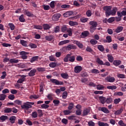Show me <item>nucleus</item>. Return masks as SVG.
Returning a JSON list of instances; mask_svg holds the SVG:
<instances>
[{
	"instance_id": "obj_1",
	"label": "nucleus",
	"mask_w": 126,
	"mask_h": 126,
	"mask_svg": "<svg viewBox=\"0 0 126 126\" xmlns=\"http://www.w3.org/2000/svg\"><path fill=\"white\" fill-rule=\"evenodd\" d=\"M75 61V57L71 56V54H67L63 59L64 63H68V61L70 63H73Z\"/></svg>"
},
{
	"instance_id": "obj_2",
	"label": "nucleus",
	"mask_w": 126,
	"mask_h": 126,
	"mask_svg": "<svg viewBox=\"0 0 126 126\" xmlns=\"http://www.w3.org/2000/svg\"><path fill=\"white\" fill-rule=\"evenodd\" d=\"M34 105V102H26L24 103L23 105H21L22 109H25V110H28L31 108H32V105Z\"/></svg>"
},
{
	"instance_id": "obj_3",
	"label": "nucleus",
	"mask_w": 126,
	"mask_h": 126,
	"mask_svg": "<svg viewBox=\"0 0 126 126\" xmlns=\"http://www.w3.org/2000/svg\"><path fill=\"white\" fill-rule=\"evenodd\" d=\"M103 10L105 11V15L106 16H110V12L111 11V10L112 9V6H104L103 7Z\"/></svg>"
},
{
	"instance_id": "obj_4",
	"label": "nucleus",
	"mask_w": 126,
	"mask_h": 126,
	"mask_svg": "<svg viewBox=\"0 0 126 126\" xmlns=\"http://www.w3.org/2000/svg\"><path fill=\"white\" fill-rule=\"evenodd\" d=\"M51 82L55 84V85H63V82H60L56 79H50Z\"/></svg>"
},
{
	"instance_id": "obj_5",
	"label": "nucleus",
	"mask_w": 126,
	"mask_h": 126,
	"mask_svg": "<svg viewBox=\"0 0 126 126\" xmlns=\"http://www.w3.org/2000/svg\"><path fill=\"white\" fill-rule=\"evenodd\" d=\"M20 55L21 56V59L27 60L28 57L26 55H29V53L25 51H21L20 52Z\"/></svg>"
},
{
	"instance_id": "obj_6",
	"label": "nucleus",
	"mask_w": 126,
	"mask_h": 126,
	"mask_svg": "<svg viewBox=\"0 0 126 126\" xmlns=\"http://www.w3.org/2000/svg\"><path fill=\"white\" fill-rule=\"evenodd\" d=\"M82 70V67L80 65H77L74 68V71L75 73H80Z\"/></svg>"
},
{
	"instance_id": "obj_7",
	"label": "nucleus",
	"mask_w": 126,
	"mask_h": 126,
	"mask_svg": "<svg viewBox=\"0 0 126 126\" xmlns=\"http://www.w3.org/2000/svg\"><path fill=\"white\" fill-rule=\"evenodd\" d=\"M98 110V111H101V112H103V113H104V114H109V113H110V111H109V110H108V108L105 107H99Z\"/></svg>"
},
{
	"instance_id": "obj_8",
	"label": "nucleus",
	"mask_w": 126,
	"mask_h": 126,
	"mask_svg": "<svg viewBox=\"0 0 126 126\" xmlns=\"http://www.w3.org/2000/svg\"><path fill=\"white\" fill-rule=\"evenodd\" d=\"M60 17H61L60 14H55L52 16V19L53 21H58L60 19Z\"/></svg>"
},
{
	"instance_id": "obj_9",
	"label": "nucleus",
	"mask_w": 126,
	"mask_h": 126,
	"mask_svg": "<svg viewBox=\"0 0 126 126\" xmlns=\"http://www.w3.org/2000/svg\"><path fill=\"white\" fill-rule=\"evenodd\" d=\"M24 14L25 15H27V16H28L29 17H34V14H33V13L28 11V10H25L24 11Z\"/></svg>"
},
{
	"instance_id": "obj_10",
	"label": "nucleus",
	"mask_w": 126,
	"mask_h": 126,
	"mask_svg": "<svg viewBox=\"0 0 126 126\" xmlns=\"http://www.w3.org/2000/svg\"><path fill=\"white\" fill-rule=\"evenodd\" d=\"M89 35V32H88V31H85L81 34V37H82V38H85L86 37H88V36Z\"/></svg>"
},
{
	"instance_id": "obj_11",
	"label": "nucleus",
	"mask_w": 126,
	"mask_h": 126,
	"mask_svg": "<svg viewBox=\"0 0 126 126\" xmlns=\"http://www.w3.org/2000/svg\"><path fill=\"white\" fill-rule=\"evenodd\" d=\"M117 11H118V8L114 7L112 8V10H110V15H116V13H117Z\"/></svg>"
},
{
	"instance_id": "obj_12",
	"label": "nucleus",
	"mask_w": 126,
	"mask_h": 126,
	"mask_svg": "<svg viewBox=\"0 0 126 126\" xmlns=\"http://www.w3.org/2000/svg\"><path fill=\"white\" fill-rule=\"evenodd\" d=\"M5 114H10L12 112V108L10 107H5L3 111Z\"/></svg>"
},
{
	"instance_id": "obj_13",
	"label": "nucleus",
	"mask_w": 126,
	"mask_h": 126,
	"mask_svg": "<svg viewBox=\"0 0 126 126\" xmlns=\"http://www.w3.org/2000/svg\"><path fill=\"white\" fill-rule=\"evenodd\" d=\"M72 14H73V12L69 11L64 13L63 14V16H64V17H69V16H71Z\"/></svg>"
},
{
	"instance_id": "obj_14",
	"label": "nucleus",
	"mask_w": 126,
	"mask_h": 126,
	"mask_svg": "<svg viewBox=\"0 0 126 126\" xmlns=\"http://www.w3.org/2000/svg\"><path fill=\"white\" fill-rule=\"evenodd\" d=\"M73 43L74 44H75L76 45H77V46H78V47L80 48V49H82V48H83V44H82L81 42L77 40H74Z\"/></svg>"
},
{
	"instance_id": "obj_15",
	"label": "nucleus",
	"mask_w": 126,
	"mask_h": 126,
	"mask_svg": "<svg viewBox=\"0 0 126 126\" xmlns=\"http://www.w3.org/2000/svg\"><path fill=\"white\" fill-rule=\"evenodd\" d=\"M21 77L22 78L19 79L17 81V83H23V82H24V80H25V77H26V76L25 75H21Z\"/></svg>"
},
{
	"instance_id": "obj_16",
	"label": "nucleus",
	"mask_w": 126,
	"mask_h": 126,
	"mask_svg": "<svg viewBox=\"0 0 126 126\" xmlns=\"http://www.w3.org/2000/svg\"><path fill=\"white\" fill-rule=\"evenodd\" d=\"M89 24L91 25L92 27H97L98 25V23H97V22L94 21H91L89 22Z\"/></svg>"
},
{
	"instance_id": "obj_17",
	"label": "nucleus",
	"mask_w": 126,
	"mask_h": 126,
	"mask_svg": "<svg viewBox=\"0 0 126 126\" xmlns=\"http://www.w3.org/2000/svg\"><path fill=\"white\" fill-rule=\"evenodd\" d=\"M36 71L37 70H36V69L31 70L29 73V76L32 77L35 76V73H36Z\"/></svg>"
},
{
	"instance_id": "obj_18",
	"label": "nucleus",
	"mask_w": 126,
	"mask_h": 126,
	"mask_svg": "<svg viewBox=\"0 0 126 126\" xmlns=\"http://www.w3.org/2000/svg\"><path fill=\"white\" fill-rule=\"evenodd\" d=\"M106 80H107V81H108V82L113 83L115 82V80H116V79L114 77H107L106 78Z\"/></svg>"
},
{
	"instance_id": "obj_19",
	"label": "nucleus",
	"mask_w": 126,
	"mask_h": 126,
	"mask_svg": "<svg viewBox=\"0 0 126 126\" xmlns=\"http://www.w3.org/2000/svg\"><path fill=\"white\" fill-rule=\"evenodd\" d=\"M124 111V109L123 108H120V109L118 110L117 111H116L114 113V115L115 116H119V115H121L123 113Z\"/></svg>"
},
{
	"instance_id": "obj_20",
	"label": "nucleus",
	"mask_w": 126,
	"mask_h": 126,
	"mask_svg": "<svg viewBox=\"0 0 126 126\" xmlns=\"http://www.w3.org/2000/svg\"><path fill=\"white\" fill-rule=\"evenodd\" d=\"M7 120H8V116H7L2 115L0 117V121H1V122H5Z\"/></svg>"
},
{
	"instance_id": "obj_21",
	"label": "nucleus",
	"mask_w": 126,
	"mask_h": 126,
	"mask_svg": "<svg viewBox=\"0 0 126 126\" xmlns=\"http://www.w3.org/2000/svg\"><path fill=\"white\" fill-rule=\"evenodd\" d=\"M61 76L62 77V78H63V79H68V77H69V76H68V74H67V73H61Z\"/></svg>"
},
{
	"instance_id": "obj_22",
	"label": "nucleus",
	"mask_w": 126,
	"mask_h": 126,
	"mask_svg": "<svg viewBox=\"0 0 126 126\" xmlns=\"http://www.w3.org/2000/svg\"><path fill=\"white\" fill-rule=\"evenodd\" d=\"M90 113V109L86 108L83 111V116H87Z\"/></svg>"
},
{
	"instance_id": "obj_23",
	"label": "nucleus",
	"mask_w": 126,
	"mask_h": 126,
	"mask_svg": "<svg viewBox=\"0 0 126 126\" xmlns=\"http://www.w3.org/2000/svg\"><path fill=\"white\" fill-rule=\"evenodd\" d=\"M68 43H69V40H63L59 43V46H63V45H65V44Z\"/></svg>"
},
{
	"instance_id": "obj_24",
	"label": "nucleus",
	"mask_w": 126,
	"mask_h": 126,
	"mask_svg": "<svg viewBox=\"0 0 126 126\" xmlns=\"http://www.w3.org/2000/svg\"><path fill=\"white\" fill-rule=\"evenodd\" d=\"M53 39H54V35H46L45 36V40L46 41H52V40H53Z\"/></svg>"
},
{
	"instance_id": "obj_25",
	"label": "nucleus",
	"mask_w": 126,
	"mask_h": 126,
	"mask_svg": "<svg viewBox=\"0 0 126 126\" xmlns=\"http://www.w3.org/2000/svg\"><path fill=\"white\" fill-rule=\"evenodd\" d=\"M107 57L110 63H112L113 62H114V57H113V56L112 55V54H108L107 55Z\"/></svg>"
},
{
	"instance_id": "obj_26",
	"label": "nucleus",
	"mask_w": 126,
	"mask_h": 126,
	"mask_svg": "<svg viewBox=\"0 0 126 126\" xmlns=\"http://www.w3.org/2000/svg\"><path fill=\"white\" fill-rule=\"evenodd\" d=\"M124 30V27L122 26H119L117 27L115 30L116 33H120L123 31Z\"/></svg>"
},
{
	"instance_id": "obj_27",
	"label": "nucleus",
	"mask_w": 126,
	"mask_h": 126,
	"mask_svg": "<svg viewBox=\"0 0 126 126\" xmlns=\"http://www.w3.org/2000/svg\"><path fill=\"white\" fill-rule=\"evenodd\" d=\"M121 63H122V61H121V60H115L113 62V64L114 65H115V66H119Z\"/></svg>"
},
{
	"instance_id": "obj_28",
	"label": "nucleus",
	"mask_w": 126,
	"mask_h": 126,
	"mask_svg": "<svg viewBox=\"0 0 126 126\" xmlns=\"http://www.w3.org/2000/svg\"><path fill=\"white\" fill-rule=\"evenodd\" d=\"M99 100L100 101L101 104H105L106 100V98L104 96H99Z\"/></svg>"
},
{
	"instance_id": "obj_29",
	"label": "nucleus",
	"mask_w": 126,
	"mask_h": 126,
	"mask_svg": "<svg viewBox=\"0 0 126 126\" xmlns=\"http://www.w3.org/2000/svg\"><path fill=\"white\" fill-rule=\"evenodd\" d=\"M86 51L87 52H89V53H91L92 54V55H94L95 54V52L94 51H93V49L91 48L90 47L88 46L87 48L86 49Z\"/></svg>"
},
{
	"instance_id": "obj_30",
	"label": "nucleus",
	"mask_w": 126,
	"mask_h": 126,
	"mask_svg": "<svg viewBox=\"0 0 126 126\" xmlns=\"http://www.w3.org/2000/svg\"><path fill=\"white\" fill-rule=\"evenodd\" d=\"M97 49L100 52H104L105 51V47H104V46L102 45H97Z\"/></svg>"
},
{
	"instance_id": "obj_31",
	"label": "nucleus",
	"mask_w": 126,
	"mask_h": 126,
	"mask_svg": "<svg viewBox=\"0 0 126 126\" xmlns=\"http://www.w3.org/2000/svg\"><path fill=\"white\" fill-rule=\"evenodd\" d=\"M10 122L11 124H14L15 123V121H16V117L15 116H11L9 118Z\"/></svg>"
},
{
	"instance_id": "obj_32",
	"label": "nucleus",
	"mask_w": 126,
	"mask_h": 126,
	"mask_svg": "<svg viewBox=\"0 0 126 126\" xmlns=\"http://www.w3.org/2000/svg\"><path fill=\"white\" fill-rule=\"evenodd\" d=\"M69 25L70 26H77V25H78V23H77V22H73L72 21H70L69 22Z\"/></svg>"
},
{
	"instance_id": "obj_33",
	"label": "nucleus",
	"mask_w": 126,
	"mask_h": 126,
	"mask_svg": "<svg viewBox=\"0 0 126 126\" xmlns=\"http://www.w3.org/2000/svg\"><path fill=\"white\" fill-rule=\"evenodd\" d=\"M20 43L21 45H22V46H23L24 47H28V45L27 44V41L22 39L20 40Z\"/></svg>"
},
{
	"instance_id": "obj_34",
	"label": "nucleus",
	"mask_w": 126,
	"mask_h": 126,
	"mask_svg": "<svg viewBox=\"0 0 126 126\" xmlns=\"http://www.w3.org/2000/svg\"><path fill=\"white\" fill-rule=\"evenodd\" d=\"M19 62V60L16 59H10V63H17Z\"/></svg>"
},
{
	"instance_id": "obj_35",
	"label": "nucleus",
	"mask_w": 126,
	"mask_h": 126,
	"mask_svg": "<svg viewBox=\"0 0 126 126\" xmlns=\"http://www.w3.org/2000/svg\"><path fill=\"white\" fill-rule=\"evenodd\" d=\"M96 63H98V64H99L100 65H104V62H103V61L101 60V59H100V58H97L96 59Z\"/></svg>"
},
{
	"instance_id": "obj_36",
	"label": "nucleus",
	"mask_w": 126,
	"mask_h": 126,
	"mask_svg": "<svg viewBox=\"0 0 126 126\" xmlns=\"http://www.w3.org/2000/svg\"><path fill=\"white\" fill-rule=\"evenodd\" d=\"M39 59V56H34L30 60L31 63H34V62H36V61H38Z\"/></svg>"
},
{
	"instance_id": "obj_37",
	"label": "nucleus",
	"mask_w": 126,
	"mask_h": 126,
	"mask_svg": "<svg viewBox=\"0 0 126 126\" xmlns=\"http://www.w3.org/2000/svg\"><path fill=\"white\" fill-rule=\"evenodd\" d=\"M113 102V98L111 97H108L106 98V103L107 104H111Z\"/></svg>"
},
{
	"instance_id": "obj_38",
	"label": "nucleus",
	"mask_w": 126,
	"mask_h": 126,
	"mask_svg": "<svg viewBox=\"0 0 126 126\" xmlns=\"http://www.w3.org/2000/svg\"><path fill=\"white\" fill-rule=\"evenodd\" d=\"M66 50H68V51H70L71 49H75V46L73 45H68L66 47Z\"/></svg>"
},
{
	"instance_id": "obj_39",
	"label": "nucleus",
	"mask_w": 126,
	"mask_h": 126,
	"mask_svg": "<svg viewBox=\"0 0 126 126\" xmlns=\"http://www.w3.org/2000/svg\"><path fill=\"white\" fill-rule=\"evenodd\" d=\"M19 20L20 22H25V19L24 18V15L22 14L19 18Z\"/></svg>"
},
{
	"instance_id": "obj_40",
	"label": "nucleus",
	"mask_w": 126,
	"mask_h": 126,
	"mask_svg": "<svg viewBox=\"0 0 126 126\" xmlns=\"http://www.w3.org/2000/svg\"><path fill=\"white\" fill-rule=\"evenodd\" d=\"M98 125L99 126H109V124H108L107 123L101 122L100 121H99L98 122Z\"/></svg>"
},
{
	"instance_id": "obj_41",
	"label": "nucleus",
	"mask_w": 126,
	"mask_h": 126,
	"mask_svg": "<svg viewBox=\"0 0 126 126\" xmlns=\"http://www.w3.org/2000/svg\"><path fill=\"white\" fill-rule=\"evenodd\" d=\"M90 42L92 45H96L98 43V41L95 39H92L90 41Z\"/></svg>"
},
{
	"instance_id": "obj_42",
	"label": "nucleus",
	"mask_w": 126,
	"mask_h": 126,
	"mask_svg": "<svg viewBox=\"0 0 126 126\" xmlns=\"http://www.w3.org/2000/svg\"><path fill=\"white\" fill-rule=\"evenodd\" d=\"M49 66L50 67H52V68H54L57 66V63L55 62H51L49 63Z\"/></svg>"
},
{
	"instance_id": "obj_43",
	"label": "nucleus",
	"mask_w": 126,
	"mask_h": 126,
	"mask_svg": "<svg viewBox=\"0 0 126 126\" xmlns=\"http://www.w3.org/2000/svg\"><path fill=\"white\" fill-rule=\"evenodd\" d=\"M107 89H110V90H115L117 89L116 86H108L107 87Z\"/></svg>"
},
{
	"instance_id": "obj_44",
	"label": "nucleus",
	"mask_w": 126,
	"mask_h": 126,
	"mask_svg": "<svg viewBox=\"0 0 126 126\" xmlns=\"http://www.w3.org/2000/svg\"><path fill=\"white\" fill-rule=\"evenodd\" d=\"M104 88H105V87L103 85H97L96 86V89L97 90H103V89H104Z\"/></svg>"
},
{
	"instance_id": "obj_45",
	"label": "nucleus",
	"mask_w": 126,
	"mask_h": 126,
	"mask_svg": "<svg viewBox=\"0 0 126 126\" xmlns=\"http://www.w3.org/2000/svg\"><path fill=\"white\" fill-rule=\"evenodd\" d=\"M33 28L34 29H37L38 30H42V29H43V27L40 25H34Z\"/></svg>"
},
{
	"instance_id": "obj_46",
	"label": "nucleus",
	"mask_w": 126,
	"mask_h": 126,
	"mask_svg": "<svg viewBox=\"0 0 126 126\" xmlns=\"http://www.w3.org/2000/svg\"><path fill=\"white\" fill-rule=\"evenodd\" d=\"M8 26H9L10 30L12 31H13L14 29H15V26L12 23H9Z\"/></svg>"
},
{
	"instance_id": "obj_47",
	"label": "nucleus",
	"mask_w": 126,
	"mask_h": 126,
	"mask_svg": "<svg viewBox=\"0 0 126 126\" xmlns=\"http://www.w3.org/2000/svg\"><path fill=\"white\" fill-rule=\"evenodd\" d=\"M117 77L118 78H122V79L126 78V75L123 74L118 73L117 74Z\"/></svg>"
},
{
	"instance_id": "obj_48",
	"label": "nucleus",
	"mask_w": 126,
	"mask_h": 126,
	"mask_svg": "<svg viewBox=\"0 0 126 126\" xmlns=\"http://www.w3.org/2000/svg\"><path fill=\"white\" fill-rule=\"evenodd\" d=\"M114 21H115V17H111L107 19V22H108V23H112V22H114Z\"/></svg>"
},
{
	"instance_id": "obj_49",
	"label": "nucleus",
	"mask_w": 126,
	"mask_h": 126,
	"mask_svg": "<svg viewBox=\"0 0 126 126\" xmlns=\"http://www.w3.org/2000/svg\"><path fill=\"white\" fill-rule=\"evenodd\" d=\"M6 97V95L4 94H1L0 95V101H4V100L5 99Z\"/></svg>"
},
{
	"instance_id": "obj_50",
	"label": "nucleus",
	"mask_w": 126,
	"mask_h": 126,
	"mask_svg": "<svg viewBox=\"0 0 126 126\" xmlns=\"http://www.w3.org/2000/svg\"><path fill=\"white\" fill-rule=\"evenodd\" d=\"M53 97H54V94H49L47 95V98L48 100H51V101L53 99Z\"/></svg>"
},
{
	"instance_id": "obj_51",
	"label": "nucleus",
	"mask_w": 126,
	"mask_h": 126,
	"mask_svg": "<svg viewBox=\"0 0 126 126\" xmlns=\"http://www.w3.org/2000/svg\"><path fill=\"white\" fill-rule=\"evenodd\" d=\"M86 15L88 16V17H90L92 15V11L90 10H88L86 12Z\"/></svg>"
},
{
	"instance_id": "obj_52",
	"label": "nucleus",
	"mask_w": 126,
	"mask_h": 126,
	"mask_svg": "<svg viewBox=\"0 0 126 126\" xmlns=\"http://www.w3.org/2000/svg\"><path fill=\"white\" fill-rule=\"evenodd\" d=\"M76 60L77 61V62H82V61H83V58L82 57H81V56L79 55L77 56Z\"/></svg>"
},
{
	"instance_id": "obj_53",
	"label": "nucleus",
	"mask_w": 126,
	"mask_h": 126,
	"mask_svg": "<svg viewBox=\"0 0 126 126\" xmlns=\"http://www.w3.org/2000/svg\"><path fill=\"white\" fill-rule=\"evenodd\" d=\"M43 27L44 30H48V29H50V25L48 24H43Z\"/></svg>"
},
{
	"instance_id": "obj_54",
	"label": "nucleus",
	"mask_w": 126,
	"mask_h": 126,
	"mask_svg": "<svg viewBox=\"0 0 126 126\" xmlns=\"http://www.w3.org/2000/svg\"><path fill=\"white\" fill-rule=\"evenodd\" d=\"M80 21L81 22H82V23H85L86 22H87V21H88V18H81L80 19Z\"/></svg>"
},
{
	"instance_id": "obj_55",
	"label": "nucleus",
	"mask_w": 126,
	"mask_h": 126,
	"mask_svg": "<svg viewBox=\"0 0 126 126\" xmlns=\"http://www.w3.org/2000/svg\"><path fill=\"white\" fill-rule=\"evenodd\" d=\"M118 125L121 126H126V124L124 123L123 120H120L118 122Z\"/></svg>"
},
{
	"instance_id": "obj_56",
	"label": "nucleus",
	"mask_w": 126,
	"mask_h": 126,
	"mask_svg": "<svg viewBox=\"0 0 126 126\" xmlns=\"http://www.w3.org/2000/svg\"><path fill=\"white\" fill-rule=\"evenodd\" d=\"M97 28L95 27H90V31L91 33H94V32L96 30Z\"/></svg>"
},
{
	"instance_id": "obj_57",
	"label": "nucleus",
	"mask_w": 126,
	"mask_h": 126,
	"mask_svg": "<svg viewBox=\"0 0 126 126\" xmlns=\"http://www.w3.org/2000/svg\"><path fill=\"white\" fill-rule=\"evenodd\" d=\"M60 32V26H57L54 28V33H59Z\"/></svg>"
},
{
	"instance_id": "obj_58",
	"label": "nucleus",
	"mask_w": 126,
	"mask_h": 126,
	"mask_svg": "<svg viewBox=\"0 0 126 126\" xmlns=\"http://www.w3.org/2000/svg\"><path fill=\"white\" fill-rule=\"evenodd\" d=\"M67 97V92H64L63 93L62 98L63 99H66Z\"/></svg>"
},
{
	"instance_id": "obj_59",
	"label": "nucleus",
	"mask_w": 126,
	"mask_h": 126,
	"mask_svg": "<svg viewBox=\"0 0 126 126\" xmlns=\"http://www.w3.org/2000/svg\"><path fill=\"white\" fill-rule=\"evenodd\" d=\"M37 70L39 72L45 71V70H46V68H44V67H38L37 68Z\"/></svg>"
},
{
	"instance_id": "obj_60",
	"label": "nucleus",
	"mask_w": 126,
	"mask_h": 126,
	"mask_svg": "<svg viewBox=\"0 0 126 126\" xmlns=\"http://www.w3.org/2000/svg\"><path fill=\"white\" fill-rule=\"evenodd\" d=\"M63 113L64 115V116H67V115H69L71 113V112H70V110H64L63 111Z\"/></svg>"
},
{
	"instance_id": "obj_61",
	"label": "nucleus",
	"mask_w": 126,
	"mask_h": 126,
	"mask_svg": "<svg viewBox=\"0 0 126 126\" xmlns=\"http://www.w3.org/2000/svg\"><path fill=\"white\" fill-rule=\"evenodd\" d=\"M92 73H95V74H97V73H100V72L98 69H93L92 70Z\"/></svg>"
},
{
	"instance_id": "obj_62",
	"label": "nucleus",
	"mask_w": 126,
	"mask_h": 126,
	"mask_svg": "<svg viewBox=\"0 0 126 126\" xmlns=\"http://www.w3.org/2000/svg\"><path fill=\"white\" fill-rule=\"evenodd\" d=\"M121 98H118V99H115L114 100V103L116 105L119 104L121 102Z\"/></svg>"
},
{
	"instance_id": "obj_63",
	"label": "nucleus",
	"mask_w": 126,
	"mask_h": 126,
	"mask_svg": "<svg viewBox=\"0 0 126 126\" xmlns=\"http://www.w3.org/2000/svg\"><path fill=\"white\" fill-rule=\"evenodd\" d=\"M73 106H74L73 103H70L68 107V110H72L73 109Z\"/></svg>"
},
{
	"instance_id": "obj_64",
	"label": "nucleus",
	"mask_w": 126,
	"mask_h": 126,
	"mask_svg": "<svg viewBox=\"0 0 126 126\" xmlns=\"http://www.w3.org/2000/svg\"><path fill=\"white\" fill-rule=\"evenodd\" d=\"M41 107L42 109H48L50 106L46 104H43L41 105Z\"/></svg>"
}]
</instances>
